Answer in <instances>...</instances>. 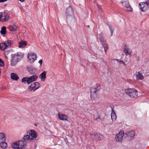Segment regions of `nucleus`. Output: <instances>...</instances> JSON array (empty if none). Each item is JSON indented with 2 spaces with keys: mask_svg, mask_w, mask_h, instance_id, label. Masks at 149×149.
Instances as JSON below:
<instances>
[{
  "mask_svg": "<svg viewBox=\"0 0 149 149\" xmlns=\"http://www.w3.org/2000/svg\"><path fill=\"white\" fill-rule=\"evenodd\" d=\"M37 78L38 76L36 75H33L29 77H24L22 79V82L24 84L27 83L28 84H29L32 82L36 81Z\"/></svg>",
  "mask_w": 149,
  "mask_h": 149,
  "instance_id": "f257e3e1",
  "label": "nucleus"
},
{
  "mask_svg": "<svg viewBox=\"0 0 149 149\" xmlns=\"http://www.w3.org/2000/svg\"><path fill=\"white\" fill-rule=\"evenodd\" d=\"M125 93L132 97H135L137 96V91L134 88H130L125 90Z\"/></svg>",
  "mask_w": 149,
  "mask_h": 149,
  "instance_id": "f03ea898",
  "label": "nucleus"
},
{
  "mask_svg": "<svg viewBox=\"0 0 149 149\" xmlns=\"http://www.w3.org/2000/svg\"><path fill=\"white\" fill-rule=\"evenodd\" d=\"M100 87L99 86H97V85L92 87L91 90V98L96 99L97 97V94L96 92L99 90Z\"/></svg>",
  "mask_w": 149,
  "mask_h": 149,
  "instance_id": "7ed1b4c3",
  "label": "nucleus"
},
{
  "mask_svg": "<svg viewBox=\"0 0 149 149\" xmlns=\"http://www.w3.org/2000/svg\"><path fill=\"white\" fill-rule=\"evenodd\" d=\"M10 18L8 13L5 12H0V21L5 22L8 21Z\"/></svg>",
  "mask_w": 149,
  "mask_h": 149,
  "instance_id": "20e7f679",
  "label": "nucleus"
},
{
  "mask_svg": "<svg viewBox=\"0 0 149 149\" xmlns=\"http://www.w3.org/2000/svg\"><path fill=\"white\" fill-rule=\"evenodd\" d=\"M149 3L148 1L145 2H142L139 3V7L140 9L142 11L146 12L147 11L149 8Z\"/></svg>",
  "mask_w": 149,
  "mask_h": 149,
  "instance_id": "39448f33",
  "label": "nucleus"
},
{
  "mask_svg": "<svg viewBox=\"0 0 149 149\" xmlns=\"http://www.w3.org/2000/svg\"><path fill=\"white\" fill-rule=\"evenodd\" d=\"M13 43V42L12 40H8L5 41L4 43L0 44V49L4 48V49H5L10 47Z\"/></svg>",
  "mask_w": 149,
  "mask_h": 149,
  "instance_id": "423d86ee",
  "label": "nucleus"
},
{
  "mask_svg": "<svg viewBox=\"0 0 149 149\" xmlns=\"http://www.w3.org/2000/svg\"><path fill=\"white\" fill-rule=\"evenodd\" d=\"M99 38L101 41V43L104 48L105 53H106V51L108 49L107 45L106 44V41L104 40L103 34L102 33L100 34L99 35Z\"/></svg>",
  "mask_w": 149,
  "mask_h": 149,
  "instance_id": "0eeeda50",
  "label": "nucleus"
},
{
  "mask_svg": "<svg viewBox=\"0 0 149 149\" xmlns=\"http://www.w3.org/2000/svg\"><path fill=\"white\" fill-rule=\"evenodd\" d=\"M66 15L67 19L73 17V12L72 7L70 6L66 9Z\"/></svg>",
  "mask_w": 149,
  "mask_h": 149,
  "instance_id": "6e6552de",
  "label": "nucleus"
},
{
  "mask_svg": "<svg viewBox=\"0 0 149 149\" xmlns=\"http://www.w3.org/2000/svg\"><path fill=\"white\" fill-rule=\"evenodd\" d=\"M28 58L29 59V62L30 63H32L36 60L37 56L35 53L31 52L28 54Z\"/></svg>",
  "mask_w": 149,
  "mask_h": 149,
  "instance_id": "1a4fd4ad",
  "label": "nucleus"
},
{
  "mask_svg": "<svg viewBox=\"0 0 149 149\" xmlns=\"http://www.w3.org/2000/svg\"><path fill=\"white\" fill-rule=\"evenodd\" d=\"M90 135L91 138L96 141H100L103 137L102 134L97 132L90 133Z\"/></svg>",
  "mask_w": 149,
  "mask_h": 149,
  "instance_id": "9d476101",
  "label": "nucleus"
},
{
  "mask_svg": "<svg viewBox=\"0 0 149 149\" xmlns=\"http://www.w3.org/2000/svg\"><path fill=\"white\" fill-rule=\"evenodd\" d=\"M124 133L123 132L120 131L118 133L116 134L115 139L116 141L118 142H121L123 139V137Z\"/></svg>",
  "mask_w": 149,
  "mask_h": 149,
  "instance_id": "9b49d317",
  "label": "nucleus"
},
{
  "mask_svg": "<svg viewBox=\"0 0 149 149\" xmlns=\"http://www.w3.org/2000/svg\"><path fill=\"white\" fill-rule=\"evenodd\" d=\"M121 3L123 6L127 8V11L130 12L132 11V8L130 5L128 1H124L122 2Z\"/></svg>",
  "mask_w": 149,
  "mask_h": 149,
  "instance_id": "f8f14e48",
  "label": "nucleus"
},
{
  "mask_svg": "<svg viewBox=\"0 0 149 149\" xmlns=\"http://www.w3.org/2000/svg\"><path fill=\"white\" fill-rule=\"evenodd\" d=\"M26 133H28L30 135L31 138L32 139V141L34 139L36 138L37 137V134L36 133V131L33 130H27L26 132Z\"/></svg>",
  "mask_w": 149,
  "mask_h": 149,
  "instance_id": "ddd939ff",
  "label": "nucleus"
},
{
  "mask_svg": "<svg viewBox=\"0 0 149 149\" xmlns=\"http://www.w3.org/2000/svg\"><path fill=\"white\" fill-rule=\"evenodd\" d=\"M15 54H12L11 57L13 58L11 60L10 65L12 66H15L17 63L19 61V58L15 56Z\"/></svg>",
  "mask_w": 149,
  "mask_h": 149,
  "instance_id": "4468645a",
  "label": "nucleus"
},
{
  "mask_svg": "<svg viewBox=\"0 0 149 149\" xmlns=\"http://www.w3.org/2000/svg\"><path fill=\"white\" fill-rule=\"evenodd\" d=\"M18 142L19 149L24 148L26 146V143L25 142L23 139L22 140L19 141Z\"/></svg>",
  "mask_w": 149,
  "mask_h": 149,
  "instance_id": "2eb2a0df",
  "label": "nucleus"
},
{
  "mask_svg": "<svg viewBox=\"0 0 149 149\" xmlns=\"http://www.w3.org/2000/svg\"><path fill=\"white\" fill-rule=\"evenodd\" d=\"M22 139L25 142L32 141V139H31L30 135L29 133H26V134H24Z\"/></svg>",
  "mask_w": 149,
  "mask_h": 149,
  "instance_id": "dca6fc26",
  "label": "nucleus"
},
{
  "mask_svg": "<svg viewBox=\"0 0 149 149\" xmlns=\"http://www.w3.org/2000/svg\"><path fill=\"white\" fill-rule=\"evenodd\" d=\"M27 70L31 74H34L36 72V68L32 66H27Z\"/></svg>",
  "mask_w": 149,
  "mask_h": 149,
  "instance_id": "f3484780",
  "label": "nucleus"
},
{
  "mask_svg": "<svg viewBox=\"0 0 149 149\" xmlns=\"http://www.w3.org/2000/svg\"><path fill=\"white\" fill-rule=\"evenodd\" d=\"M36 86H35V82L33 83L28 86V89L29 92L31 91H34L36 90Z\"/></svg>",
  "mask_w": 149,
  "mask_h": 149,
  "instance_id": "a211bd4d",
  "label": "nucleus"
},
{
  "mask_svg": "<svg viewBox=\"0 0 149 149\" xmlns=\"http://www.w3.org/2000/svg\"><path fill=\"white\" fill-rule=\"evenodd\" d=\"M58 116L59 119L62 120H68L67 116L64 114H60L59 113L58 114Z\"/></svg>",
  "mask_w": 149,
  "mask_h": 149,
  "instance_id": "6ab92c4d",
  "label": "nucleus"
},
{
  "mask_svg": "<svg viewBox=\"0 0 149 149\" xmlns=\"http://www.w3.org/2000/svg\"><path fill=\"white\" fill-rule=\"evenodd\" d=\"M123 50L124 53L126 54H127L129 55H130L131 53V50L128 48L127 46L125 45L124 47Z\"/></svg>",
  "mask_w": 149,
  "mask_h": 149,
  "instance_id": "aec40b11",
  "label": "nucleus"
},
{
  "mask_svg": "<svg viewBox=\"0 0 149 149\" xmlns=\"http://www.w3.org/2000/svg\"><path fill=\"white\" fill-rule=\"evenodd\" d=\"M27 45V42L23 40H22L19 42V47L20 48H24Z\"/></svg>",
  "mask_w": 149,
  "mask_h": 149,
  "instance_id": "412c9836",
  "label": "nucleus"
},
{
  "mask_svg": "<svg viewBox=\"0 0 149 149\" xmlns=\"http://www.w3.org/2000/svg\"><path fill=\"white\" fill-rule=\"evenodd\" d=\"M125 134L128 137H133L135 135V132L134 130H131L126 132Z\"/></svg>",
  "mask_w": 149,
  "mask_h": 149,
  "instance_id": "4be33fe9",
  "label": "nucleus"
},
{
  "mask_svg": "<svg viewBox=\"0 0 149 149\" xmlns=\"http://www.w3.org/2000/svg\"><path fill=\"white\" fill-rule=\"evenodd\" d=\"M11 79L16 81L17 80L19 79V77L17 74L14 73H12L10 74Z\"/></svg>",
  "mask_w": 149,
  "mask_h": 149,
  "instance_id": "5701e85b",
  "label": "nucleus"
},
{
  "mask_svg": "<svg viewBox=\"0 0 149 149\" xmlns=\"http://www.w3.org/2000/svg\"><path fill=\"white\" fill-rule=\"evenodd\" d=\"M39 77L42 81H44L46 79V72L44 71L39 75Z\"/></svg>",
  "mask_w": 149,
  "mask_h": 149,
  "instance_id": "b1692460",
  "label": "nucleus"
},
{
  "mask_svg": "<svg viewBox=\"0 0 149 149\" xmlns=\"http://www.w3.org/2000/svg\"><path fill=\"white\" fill-rule=\"evenodd\" d=\"M6 140L5 135L3 133H0V143L5 141Z\"/></svg>",
  "mask_w": 149,
  "mask_h": 149,
  "instance_id": "393cba45",
  "label": "nucleus"
},
{
  "mask_svg": "<svg viewBox=\"0 0 149 149\" xmlns=\"http://www.w3.org/2000/svg\"><path fill=\"white\" fill-rule=\"evenodd\" d=\"M15 54L16 57L19 58V60L23 58L24 56V53L21 52H18L16 54Z\"/></svg>",
  "mask_w": 149,
  "mask_h": 149,
  "instance_id": "a878e982",
  "label": "nucleus"
},
{
  "mask_svg": "<svg viewBox=\"0 0 149 149\" xmlns=\"http://www.w3.org/2000/svg\"><path fill=\"white\" fill-rule=\"evenodd\" d=\"M111 107L112 109V112L111 114V120L112 121H115L116 119V116L115 112L113 110L112 108Z\"/></svg>",
  "mask_w": 149,
  "mask_h": 149,
  "instance_id": "bb28decb",
  "label": "nucleus"
},
{
  "mask_svg": "<svg viewBox=\"0 0 149 149\" xmlns=\"http://www.w3.org/2000/svg\"><path fill=\"white\" fill-rule=\"evenodd\" d=\"M136 78L137 79H140L142 80L143 79V77L139 72L136 73Z\"/></svg>",
  "mask_w": 149,
  "mask_h": 149,
  "instance_id": "cd10ccee",
  "label": "nucleus"
},
{
  "mask_svg": "<svg viewBox=\"0 0 149 149\" xmlns=\"http://www.w3.org/2000/svg\"><path fill=\"white\" fill-rule=\"evenodd\" d=\"M0 145L1 147L3 149L6 148L8 147L7 144L5 141L0 143Z\"/></svg>",
  "mask_w": 149,
  "mask_h": 149,
  "instance_id": "c85d7f7f",
  "label": "nucleus"
},
{
  "mask_svg": "<svg viewBox=\"0 0 149 149\" xmlns=\"http://www.w3.org/2000/svg\"><path fill=\"white\" fill-rule=\"evenodd\" d=\"M17 26L15 25L10 26L9 27L10 30L12 31H15L17 29Z\"/></svg>",
  "mask_w": 149,
  "mask_h": 149,
  "instance_id": "c756f323",
  "label": "nucleus"
},
{
  "mask_svg": "<svg viewBox=\"0 0 149 149\" xmlns=\"http://www.w3.org/2000/svg\"><path fill=\"white\" fill-rule=\"evenodd\" d=\"M18 144L17 142L13 143L12 145V148L15 149H19Z\"/></svg>",
  "mask_w": 149,
  "mask_h": 149,
  "instance_id": "7c9ffc66",
  "label": "nucleus"
},
{
  "mask_svg": "<svg viewBox=\"0 0 149 149\" xmlns=\"http://www.w3.org/2000/svg\"><path fill=\"white\" fill-rule=\"evenodd\" d=\"M6 28L5 26H3L1 28V30L0 31V33L3 36V35H4L6 33Z\"/></svg>",
  "mask_w": 149,
  "mask_h": 149,
  "instance_id": "2f4dec72",
  "label": "nucleus"
},
{
  "mask_svg": "<svg viewBox=\"0 0 149 149\" xmlns=\"http://www.w3.org/2000/svg\"><path fill=\"white\" fill-rule=\"evenodd\" d=\"M108 25L109 26V30H110L111 33V36H112L113 35V31H114V28H113V26L109 24L108 23H107Z\"/></svg>",
  "mask_w": 149,
  "mask_h": 149,
  "instance_id": "473e14b6",
  "label": "nucleus"
},
{
  "mask_svg": "<svg viewBox=\"0 0 149 149\" xmlns=\"http://www.w3.org/2000/svg\"><path fill=\"white\" fill-rule=\"evenodd\" d=\"M94 118L96 120H97L98 119L100 118V116L98 113L96 112L93 115Z\"/></svg>",
  "mask_w": 149,
  "mask_h": 149,
  "instance_id": "72a5a7b5",
  "label": "nucleus"
},
{
  "mask_svg": "<svg viewBox=\"0 0 149 149\" xmlns=\"http://www.w3.org/2000/svg\"><path fill=\"white\" fill-rule=\"evenodd\" d=\"M35 86H36V90L40 86V84L38 82H35Z\"/></svg>",
  "mask_w": 149,
  "mask_h": 149,
  "instance_id": "f704fd0d",
  "label": "nucleus"
},
{
  "mask_svg": "<svg viewBox=\"0 0 149 149\" xmlns=\"http://www.w3.org/2000/svg\"><path fill=\"white\" fill-rule=\"evenodd\" d=\"M4 65V63L3 61L0 58V66L3 67Z\"/></svg>",
  "mask_w": 149,
  "mask_h": 149,
  "instance_id": "c9c22d12",
  "label": "nucleus"
},
{
  "mask_svg": "<svg viewBox=\"0 0 149 149\" xmlns=\"http://www.w3.org/2000/svg\"><path fill=\"white\" fill-rule=\"evenodd\" d=\"M10 52V50L6 51L5 52V55H8Z\"/></svg>",
  "mask_w": 149,
  "mask_h": 149,
  "instance_id": "e433bc0d",
  "label": "nucleus"
},
{
  "mask_svg": "<svg viewBox=\"0 0 149 149\" xmlns=\"http://www.w3.org/2000/svg\"><path fill=\"white\" fill-rule=\"evenodd\" d=\"M38 63L40 64V65H41L42 63V60H39Z\"/></svg>",
  "mask_w": 149,
  "mask_h": 149,
  "instance_id": "4c0bfd02",
  "label": "nucleus"
},
{
  "mask_svg": "<svg viewBox=\"0 0 149 149\" xmlns=\"http://www.w3.org/2000/svg\"><path fill=\"white\" fill-rule=\"evenodd\" d=\"M8 0H0V3H3L7 1Z\"/></svg>",
  "mask_w": 149,
  "mask_h": 149,
  "instance_id": "58836bf2",
  "label": "nucleus"
},
{
  "mask_svg": "<svg viewBox=\"0 0 149 149\" xmlns=\"http://www.w3.org/2000/svg\"><path fill=\"white\" fill-rule=\"evenodd\" d=\"M118 62L121 64H123L124 65H125V64L124 63L123 61H119Z\"/></svg>",
  "mask_w": 149,
  "mask_h": 149,
  "instance_id": "ea45409f",
  "label": "nucleus"
},
{
  "mask_svg": "<svg viewBox=\"0 0 149 149\" xmlns=\"http://www.w3.org/2000/svg\"><path fill=\"white\" fill-rule=\"evenodd\" d=\"M21 2H23L25 0H19Z\"/></svg>",
  "mask_w": 149,
  "mask_h": 149,
  "instance_id": "a19ab883",
  "label": "nucleus"
},
{
  "mask_svg": "<svg viewBox=\"0 0 149 149\" xmlns=\"http://www.w3.org/2000/svg\"><path fill=\"white\" fill-rule=\"evenodd\" d=\"M8 55H5V57L7 58H8Z\"/></svg>",
  "mask_w": 149,
  "mask_h": 149,
  "instance_id": "79ce46f5",
  "label": "nucleus"
},
{
  "mask_svg": "<svg viewBox=\"0 0 149 149\" xmlns=\"http://www.w3.org/2000/svg\"><path fill=\"white\" fill-rule=\"evenodd\" d=\"M87 27L88 28H89V27H90V26H89V25H88V26H87Z\"/></svg>",
  "mask_w": 149,
  "mask_h": 149,
  "instance_id": "37998d69",
  "label": "nucleus"
},
{
  "mask_svg": "<svg viewBox=\"0 0 149 149\" xmlns=\"http://www.w3.org/2000/svg\"><path fill=\"white\" fill-rule=\"evenodd\" d=\"M5 87H3V88H2V89L4 90L5 89Z\"/></svg>",
  "mask_w": 149,
  "mask_h": 149,
  "instance_id": "c03bdc74",
  "label": "nucleus"
},
{
  "mask_svg": "<svg viewBox=\"0 0 149 149\" xmlns=\"http://www.w3.org/2000/svg\"><path fill=\"white\" fill-rule=\"evenodd\" d=\"M148 3H149V0H148Z\"/></svg>",
  "mask_w": 149,
  "mask_h": 149,
  "instance_id": "a18cd8bd",
  "label": "nucleus"
},
{
  "mask_svg": "<svg viewBox=\"0 0 149 149\" xmlns=\"http://www.w3.org/2000/svg\"><path fill=\"white\" fill-rule=\"evenodd\" d=\"M83 61H85V60H84Z\"/></svg>",
  "mask_w": 149,
  "mask_h": 149,
  "instance_id": "49530a36",
  "label": "nucleus"
}]
</instances>
